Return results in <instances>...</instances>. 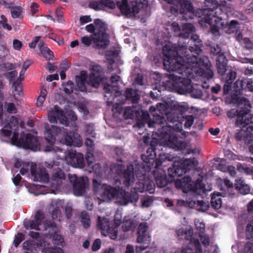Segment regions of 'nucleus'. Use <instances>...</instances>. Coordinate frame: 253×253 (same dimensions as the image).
I'll return each mask as SVG.
<instances>
[{"label": "nucleus", "mask_w": 253, "mask_h": 253, "mask_svg": "<svg viewBox=\"0 0 253 253\" xmlns=\"http://www.w3.org/2000/svg\"><path fill=\"white\" fill-rule=\"evenodd\" d=\"M195 30V28L192 24L190 23H185L182 25L183 33L179 34V37L183 38H188L191 36V41L196 42L198 44H195L194 46H191L189 50L191 55L186 54V48L185 46H181L176 47L175 45H172L169 43L165 45L163 47V53L165 56V59H169L171 64H175V59L178 57H181V61L180 62V65L185 64V66H192V68H187L186 74H190L194 72L200 75H203L208 78H211L213 76V72L211 69V64L209 61L206 59L207 62L205 66L201 60H198L197 55L200 53L201 49L200 48L201 40L198 35L193 34Z\"/></svg>", "instance_id": "nucleus-1"}, {"label": "nucleus", "mask_w": 253, "mask_h": 253, "mask_svg": "<svg viewBox=\"0 0 253 253\" xmlns=\"http://www.w3.org/2000/svg\"><path fill=\"white\" fill-rule=\"evenodd\" d=\"M206 4L208 8L195 12L191 2L187 0H183L180 5V12L184 14L189 13L191 19L194 16H203L200 23L202 26L209 24L212 33L215 36H218L219 30L228 25L227 13L232 11L233 7L225 0H206Z\"/></svg>", "instance_id": "nucleus-2"}, {"label": "nucleus", "mask_w": 253, "mask_h": 253, "mask_svg": "<svg viewBox=\"0 0 253 253\" xmlns=\"http://www.w3.org/2000/svg\"><path fill=\"white\" fill-rule=\"evenodd\" d=\"M181 57H178L175 59V64H171L169 59H165L164 66L166 70H167L169 74L168 75L169 78V83L171 84L179 94H184L190 93L191 96L193 98H200L202 95V91L201 89L195 88L191 84L190 78L193 77V74H197L200 76L210 79L212 78H208L203 75H200L194 72L190 74H186L187 68H192V66H185V64L180 65Z\"/></svg>", "instance_id": "nucleus-3"}, {"label": "nucleus", "mask_w": 253, "mask_h": 253, "mask_svg": "<svg viewBox=\"0 0 253 253\" xmlns=\"http://www.w3.org/2000/svg\"><path fill=\"white\" fill-rule=\"evenodd\" d=\"M90 74L88 76L85 71H82L80 75L76 78L77 85L82 91L86 90L85 84L97 87L101 84L103 86L104 98L108 106L110 105L109 101L111 97L110 83L111 80L103 77L101 75L102 68L98 64H93L89 67Z\"/></svg>", "instance_id": "nucleus-4"}, {"label": "nucleus", "mask_w": 253, "mask_h": 253, "mask_svg": "<svg viewBox=\"0 0 253 253\" xmlns=\"http://www.w3.org/2000/svg\"><path fill=\"white\" fill-rule=\"evenodd\" d=\"M18 127V121L17 119L12 116L10 118V122L5 124L1 129V132L5 136H8L11 134L12 129H14L13 134L11 139V143L18 147H21L25 149H30L36 151L40 149V143L37 138L31 133H27L18 139V135L16 131Z\"/></svg>", "instance_id": "nucleus-5"}, {"label": "nucleus", "mask_w": 253, "mask_h": 253, "mask_svg": "<svg viewBox=\"0 0 253 253\" xmlns=\"http://www.w3.org/2000/svg\"><path fill=\"white\" fill-rule=\"evenodd\" d=\"M239 109H231L228 111L227 115L229 118L237 117L235 126L241 128V131L247 132L243 135L248 136L253 131V122H252V116L249 113L251 105L248 100L244 97L238 99ZM243 135V134H241Z\"/></svg>", "instance_id": "nucleus-6"}, {"label": "nucleus", "mask_w": 253, "mask_h": 253, "mask_svg": "<svg viewBox=\"0 0 253 253\" xmlns=\"http://www.w3.org/2000/svg\"><path fill=\"white\" fill-rule=\"evenodd\" d=\"M182 130L181 123H179V126L174 127L167 125H164L160 130L159 144L172 149L177 148L179 143L174 131L181 132Z\"/></svg>", "instance_id": "nucleus-7"}, {"label": "nucleus", "mask_w": 253, "mask_h": 253, "mask_svg": "<svg viewBox=\"0 0 253 253\" xmlns=\"http://www.w3.org/2000/svg\"><path fill=\"white\" fill-rule=\"evenodd\" d=\"M92 168L95 174L93 180L94 192L100 195L102 200L109 202L111 199V187L101 182L100 178L102 175L103 170L100 165L96 164Z\"/></svg>", "instance_id": "nucleus-8"}, {"label": "nucleus", "mask_w": 253, "mask_h": 253, "mask_svg": "<svg viewBox=\"0 0 253 253\" xmlns=\"http://www.w3.org/2000/svg\"><path fill=\"white\" fill-rule=\"evenodd\" d=\"M96 32L93 38L95 47L98 49H104L109 45V35L106 33L107 29L106 24L101 20H94Z\"/></svg>", "instance_id": "nucleus-9"}, {"label": "nucleus", "mask_w": 253, "mask_h": 253, "mask_svg": "<svg viewBox=\"0 0 253 253\" xmlns=\"http://www.w3.org/2000/svg\"><path fill=\"white\" fill-rule=\"evenodd\" d=\"M147 5L148 2L146 0H122V2L117 3L121 12L128 17L138 13L140 9L145 8Z\"/></svg>", "instance_id": "nucleus-10"}, {"label": "nucleus", "mask_w": 253, "mask_h": 253, "mask_svg": "<svg viewBox=\"0 0 253 253\" xmlns=\"http://www.w3.org/2000/svg\"><path fill=\"white\" fill-rule=\"evenodd\" d=\"M29 169H30L31 175L35 181L44 182L48 181V176L45 169H40L36 170V165L35 164L31 165L29 163H23L20 173L22 175L28 174Z\"/></svg>", "instance_id": "nucleus-11"}, {"label": "nucleus", "mask_w": 253, "mask_h": 253, "mask_svg": "<svg viewBox=\"0 0 253 253\" xmlns=\"http://www.w3.org/2000/svg\"><path fill=\"white\" fill-rule=\"evenodd\" d=\"M43 247L42 253H63L61 247L50 248L46 246V242L43 241L39 245L34 241L28 240L23 243V249L26 253H36L38 248Z\"/></svg>", "instance_id": "nucleus-12"}, {"label": "nucleus", "mask_w": 253, "mask_h": 253, "mask_svg": "<svg viewBox=\"0 0 253 253\" xmlns=\"http://www.w3.org/2000/svg\"><path fill=\"white\" fill-rule=\"evenodd\" d=\"M60 129L54 126H49V125L46 124L45 126L44 137L49 144L46 146L44 151L45 152H56L60 150L58 147H54L53 144L56 140V136L59 131Z\"/></svg>", "instance_id": "nucleus-13"}, {"label": "nucleus", "mask_w": 253, "mask_h": 253, "mask_svg": "<svg viewBox=\"0 0 253 253\" xmlns=\"http://www.w3.org/2000/svg\"><path fill=\"white\" fill-rule=\"evenodd\" d=\"M69 179L73 184L74 194L78 196L82 195L86 188L87 177H78L75 174H69Z\"/></svg>", "instance_id": "nucleus-14"}, {"label": "nucleus", "mask_w": 253, "mask_h": 253, "mask_svg": "<svg viewBox=\"0 0 253 253\" xmlns=\"http://www.w3.org/2000/svg\"><path fill=\"white\" fill-rule=\"evenodd\" d=\"M198 164V162L194 158L192 159H186L183 161L181 166L179 167L174 166L173 168L169 169V171L174 170V176H181L185 173L187 171L192 168L196 167Z\"/></svg>", "instance_id": "nucleus-15"}, {"label": "nucleus", "mask_w": 253, "mask_h": 253, "mask_svg": "<svg viewBox=\"0 0 253 253\" xmlns=\"http://www.w3.org/2000/svg\"><path fill=\"white\" fill-rule=\"evenodd\" d=\"M48 119L51 123H57L59 121L60 123L62 125H68V119L64 112L56 105L48 111Z\"/></svg>", "instance_id": "nucleus-16"}, {"label": "nucleus", "mask_w": 253, "mask_h": 253, "mask_svg": "<svg viewBox=\"0 0 253 253\" xmlns=\"http://www.w3.org/2000/svg\"><path fill=\"white\" fill-rule=\"evenodd\" d=\"M65 160L73 167L82 168L84 166V156L81 153L77 154L75 150H69L66 153Z\"/></svg>", "instance_id": "nucleus-17"}, {"label": "nucleus", "mask_w": 253, "mask_h": 253, "mask_svg": "<svg viewBox=\"0 0 253 253\" xmlns=\"http://www.w3.org/2000/svg\"><path fill=\"white\" fill-rule=\"evenodd\" d=\"M60 141L67 145H73L77 147H80L83 144L81 136L76 132L64 131Z\"/></svg>", "instance_id": "nucleus-18"}, {"label": "nucleus", "mask_w": 253, "mask_h": 253, "mask_svg": "<svg viewBox=\"0 0 253 253\" xmlns=\"http://www.w3.org/2000/svg\"><path fill=\"white\" fill-rule=\"evenodd\" d=\"M174 184L178 189H181L183 192L195 190V182L189 176H185L181 179L175 180Z\"/></svg>", "instance_id": "nucleus-19"}, {"label": "nucleus", "mask_w": 253, "mask_h": 253, "mask_svg": "<svg viewBox=\"0 0 253 253\" xmlns=\"http://www.w3.org/2000/svg\"><path fill=\"white\" fill-rule=\"evenodd\" d=\"M147 224L143 222L139 225L138 229V237L136 242L138 243L149 244L151 242V237L148 233L146 232Z\"/></svg>", "instance_id": "nucleus-20"}, {"label": "nucleus", "mask_w": 253, "mask_h": 253, "mask_svg": "<svg viewBox=\"0 0 253 253\" xmlns=\"http://www.w3.org/2000/svg\"><path fill=\"white\" fill-rule=\"evenodd\" d=\"M43 218V213L40 211H38L35 214L34 219L29 221L27 224H25V226L27 229L30 228V229L39 230H40L39 226L41 225Z\"/></svg>", "instance_id": "nucleus-21"}, {"label": "nucleus", "mask_w": 253, "mask_h": 253, "mask_svg": "<svg viewBox=\"0 0 253 253\" xmlns=\"http://www.w3.org/2000/svg\"><path fill=\"white\" fill-rule=\"evenodd\" d=\"M154 175L156 179V184L159 187H164L167 184L166 173L162 169H156L154 171Z\"/></svg>", "instance_id": "nucleus-22"}, {"label": "nucleus", "mask_w": 253, "mask_h": 253, "mask_svg": "<svg viewBox=\"0 0 253 253\" xmlns=\"http://www.w3.org/2000/svg\"><path fill=\"white\" fill-rule=\"evenodd\" d=\"M65 176L60 168L54 169L51 177L52 184L56 188H59L60 185L65 180Z\"/></svg>", "instance_id": "nucleus-23"}, {"label": "nucleus", "mask_w": 253, "mask_h": 253, "mask_svg": "<svg viewBox=\"0 0 253 253\" xmlns=\"http://www.w3.org/2000/svg\"><path fill=\"white\" fill-rule=\"evenodd\" d=\"M109 219L106 218H101L98 217V227L100 229L101 234L103 236H109L110 234Z\"/></svg>", "instance_id": "nucleus-24"}, {"label": "nucleus", "mask_w": 253, "mask_h": 253, "mask_svg": "<svg viewBox=\"0 0 253 253\" xmlns=\"http://www.w3.org/2000/svg\"><path fill=\"white\" fill-rule=\"evenodd\" d=\"M124 177V183L126 186L128 187L131 183H133L134 180V175L133 173V166L129 165L127 166L126 169L123 173Z\"/></svg>", "instance_id": "nucleus-25"}, {"label": "nucleus", "mask_w": 253, "mask_h": 253, "mask_svg": "<svg viewBox=\"0 0 253 253\" xmlns=\"http://www.w3.org/2000/svg\"><path fill=\"white\" fill-rule=\"evenodd\" d=\"M166 119L168 122L172 123L176 121L177 117L172 113H167L166 112L165 116L158 115L156 117L155 119L156 125H164L165 123L166 122Z\"/></svg>", "instance_id": "nucleus-26"}, {"label": "nucleus", "mask_w": 253, "mask_h": 253, "mask_svg": "<svg viewBox=\"0 0 253 253\" xmlns=\"http://www.w3.org/2000/svg\"><path fill=\"white\" fill-rule=\"evenodd\" d=\"M190 248L183 249L181 253H201V245L199 241L193 239L190 241Z\"/></svg>", "instance_id": "nucleus-27"}, {"label": "nucleus", "mask_w": 253, "mask_h": 253, "mask_svg": "<svg viewBox=\"0 0 253 253\" xmlns=\"http://www.w3.org/2000/svg\"><path fill=\"white\" fill-rule=\"evenodd\" d=\"M227 59L223 54L218 55L216 60V66L218 72L221 75H223L227 70Z\"/></svg>", "instance_id": "nucleus-28"}, {"label": "nucleus", "mask_w": 253, "mask_h": 253, "mask_svg": "<svg viewBox=\"0 0 253 253\" xmlns=\"http://www.w3.org/2000/svg\"><path fill=\"white\" fill-rule=\"evenodd\" d=\"M90 6L95 10H106L111 8V0H101L100 1H93L90 2Z\"/></svg>", "instance_id": "nucleus-29"}, {"label": "nucleus", "mask_w": 253, "mask_h": 253, "mask_svg": "<svg viewBox=\"0 0 253 253\" xmlns=\"http://www.w3.org/2000/svg\"><path fill=\"white\" fill-rule=\"evenodd\" d=\"M235 186L236 188L243 195L247 194L250 192L249 186L245 184L242 179H237L235 181Z\"/></svg>", "instance_id": "nucleus-30"}, {"label": "nucleus", "mask_w": 253, "mask_h": 253, "mask_svg": "<svg viewBox=\"0 0 253 253\" xmlns=\"http://www.w3.org/2000/svg\"><path fill=\"white\" fill-rule=\"evenodd\" d=\"M41 53L44 57L47 60H50L53 57V52L49 49L47 46L42 42H40L38 44Z\"/></svg>", "instance_id": "nucleus-31"}, {"label": "nucleus", "mask_w": 253, "mask_h": 253, "mask_svg": "<svg viewBox=\"0 0 253 253\" xmlns=\"http://www.w3.org/2000/svg\"><path fill=\"white\" fill-rule=\"evenodd\" d=\"M12 88H13L12 92L14 97L15 99L18 100L23 95L20 83L18 81L14 82L12 85Z\"/></svg>", "instance_id": "nucleus-32"}, {"label": "nucleus", "mask_w": 253, "mask_h": 253, "mask_svg": "<svg viewBox=\"0 0 253 253\" xmlns=\"http://www.w3.org/2000/svg\"><path fill=\"white\" fill-rule=\"evenodd\" d=\"M126 98L132 102H136L139 99L137 91L131 88H127L126 91Z\"/></svg>", "instance_id": "nucleus-33"}, {"label": "nucleus", "mask_w": 253, "mask_h": 253, "mask_svg": "<svg viewBox=\"0 0 253 253\" xmlns=\"http://www.w3.org/2000/svg\"><path fill=\"white\" fill-rule=\"evenodd\" d=\"M51 238H52V241L53 242V243L56 246H59L61 247H63L64 245V241L63 238L62 237L57 234L56 233H54L53 235L52 234H51Z\"/></svg>", "instance_id": "nucleus-34"}, {"label": "nucleus", "mask_w": 253, "mask_h": 253, "mask_svg": "<svg viewBox=\"0 0 253 253\" xmlns=\"http://www.w3.org/2000/svg\"><path fill=\"white\" fill-rule=\"evenodd\" d=\"M246 232L247 238L253 241V216L247 225Z\"/></svg>", "instance_id": "nucleus-35"}, {"label": "nucleus", "mask_w": 253, "mask_h": 253, "mask_svg": "<svg viewBox=\"0 0 253 253\" xmlns=\"http://www.w3.org/2000/svg\"><path fill=\"white\" fill-rule=\"evenodd\" d=\"M194 204L197 210L201 211H205L209 208V204L203 201H197L196 202H194Z\"/></svg>", "instance_id": "nucleus-36"}, {"label": "nucleus", "mask_w": 253, "mask_h": 253, "mask_svg": "<svg viewBox=\"0 0 253 253\" xmlns=\"http://www.w3.org/2000/svg\"><path fill=\"white\" fill-rule=\"evenodd\" d=\"M211 203L213 208L219 209L221 206V199L218 196L215 197L212 196L211 198Z\"/></svg>", "instance_id": "nucleus-37"}, {"label": "nucleus", "mask_w": 253, "mask_h": 253, "mask_svg": "<svg viewBox=\"0 0 253 253\" xmlns=\"http://www.w3.org/2000/svg\"><path fill=\"white\" fill-rule=\"evenodd\" d=\"M81 222L83 223L84 227L85 228L90 226V220L88 214L86 212H82L81 215Z\"/></svg>", "instance_id": "nucleus-38"}, {"label": "nucleus", "mask_w": 253, "mask_h": 253, "mask_svg": "<svg viewBox=\"0 0 253 253\" xmlns=\"http://www.w3.org/2000/svg\"><path fill=\"white\" fill-rule=\"evenodd\" d=\"M47 91L45 89H42L40 94L37 99V105L38 107H41L42 105L45 101V97L46 96Z\"/></svg>", "instance_id": "nucleus-39"}, {"label": "nucleus", "mask_w": 253, "mask_h": 253, "mask_svg": "<svg viewBox=\"0 0 253 253\" xmlns=\"http://www.w3.org/2000/svg\"><path fill=\"white\" fill-rule=\"evenodd\" d=\"M4 108L7 112L10 114L17 113V108L14 103L12 102H6L4 104Z\"/></svg>", "instance_id": "nucleus-40"}, {"label": "nucleus", "mask_w": 253, "mask_h": 253, "mask_svg": "<svg viewBox=\"0 0 253 253\" xmlns=\"http://www.w3.org/2000/svg\"><path fill=\"white\" fill-rule=\"evenodd\" d=\"M120 194H121V196H123L125 199H126V198L128 197V194L125 193L122 189L120 190V188L117 189L116 188L113 189L112 188V197L117 196L119 197Z\"/></svg>", "instance_id": "nucleus-41"}, {"label": "nucleus", "mask_w": 253, "mask_h": 253, "mask_svg": "<svg viewBox=\"0 0 253 253\" xmlns=\"http://www.w3.org/2000/svg\"><path fill=\"white\" fill-rule=\"evenodd\" d=\"M133 227V222L126 217L125 218L123 225L122 226L123 229L124 231H127L130 230Z\"/></svg>", "instance_id": "nucleus-42"}, {"label": "nucleus", "mask_w": 253, "mask_h": 253, "mask_svg": "<svg viewBox=\"0 0 253 253\" xmlns=\"http://www.w3.org/2000/svg\"><path fill=\"white\" fill-rule=\"evenodd\" d=\"M173 106L175 109L181 112L186 111L189 108L188 105L185 102L176 103L173 105Z\"/></svg>", "instance_id": "nucleus-43"}, {"label": "nucleus", "mask_w": 253, "mask_h": 253, "mask_svg": "<svg viewBox=\"0 0 253 253\" xmlns=\"http://www.w3.org/2000/svg\"><path fill=\"white\" fill-rule=\"evenodd\" d=\"M160 159L162 161H165L166 160H168L169 161H173L175 159L176 160L177 158H175L173 155L170 154H160Z\"/></svg>", "instance_id": "nucleus-44"}, {"label": "nucleus", "mask_w": 253, "mask_h": 253, "mask_svg": "<svg viewBox=\"0 0 253 253\" xmlns=\"http://www.w3.org/2000/svg\"><path fill=\"white\" fill-rule=\"evenodd\" d=\"M150 111L151 112H155V113H154L153 115H154V122H151V121H148V126L149 127H156V123L155 122V119L156 118V117L158 115H159L158 114V111L157 110H156V108L153 107V106H151L150 107Z\"/></svg>", "instance_id": "nucleus-45"}, {"label": "nucleus", "mask_w": 253, "mask_h": 253, "mask_svg": "<svg viewBox=\"0 0 253 253\" xmlns=\"http://www.w3.org/2000/svg\"><path fill=\"white\" fill-rule=\"evenodd\" d=\"M73 84L72 82L69 81L68 83L64 85L63 89L65 93L67 94H70L73 91Z\"/></svg>", "instance_id": "nucleus-46"}, {"label": "nucleus", "mask_w": 253, "mask_h": 253, "mask_svg": "<svg viewBox=\"0 0 253 253\" xmlns=\"http://www.w3.org/2000/svg\"><path fill=\"white\" fill-rule=\"evenodd\" d=\"M184 118L186 121L185 124H184V126L187 128H189V127H191V126L192 125L194 120V118L193 116L187 115V116H186L184 117Z\"/></svg>", "instance_id": "nucleus-47"}, {"label": "nucleus", "mask_w": 253, "mask_h": 253, "mask_svg": "<svg viewBox=\"0 0 253 253\" xmlns=\"http://www.w3.org/2000/svg\"><path fill=\"white\" fill-rule=\"evenodd\" d=\"M166 105L164 103H160L157 104L156 110H157L158 113L161 114V116H163V115L166 112Z\"/></svg>", "instance_id": "nucleus-48"}, {"label": "nucleus", "mask_w": 253, "mask_h": 253, "mask_svg": "<svg viewBox=\"0 0 253 253\" xmlns=\"http://www.w3.org/2000/svg\"><path fill=\"white\" fill-rule=\"evenodd\" d=\"M24 239V236L22 233H18L15 237L13 244L17 247L19 244Z\"/></svg>", "instance_id": "nucleus-49"}, {"label": "nucleus", "mask_w": 253, "mask_h": 253, "mask_svg": "<svg viewBox=\"0 0 253 253\" xmlns=\"http://www.w3.org/2000/svg\"><path fill=\"white\" fill-rule=\"evenodd\" d=\"M94 38V36L93 37H87V36H84L81 39V42L83 44H84V45L88 46H89L92 41L93 42V38Z\"/></svg>", "instance_id": "nucleus-50"}, {"label": "nucleus", "mask_w": 253, "mask_h": 253, "mask_svg": "<svg viewBox=\"0 0 253 253\" xmlns=\"http://www.w3.org/2000/svg\"><path fill=\"white\" fill-rule=\"evenodd\" d=\"M152 199L149 197H146L141 200L142 207L143 208L149 207L152 203Z\"/></svg>", "instance_id": "nucleus-51"}, {"label": "nucleus", "mask_w": 253, "mask_h": 253, "mask_svg": "<svg viewBox=\"0 0 253 253\" xmlns=\"http://www.w3.org/2000/svg\"><path fill=\"white\" fill-rule=\"evenodd\" d=\"M236 76V73L234 71H230L228 74L227 77L224 79V81L226 83H232L234 80Z\"/></svg>", "instance_id": "nucleus-52"}, {"label": "nucleus", "mask_w": 253, "mask_h": 253, "mask_svg": "<svg viewBox=\"0 0 253 253\" xmlns=\"http://www.w3.org/2000/svg\"><path fill=\"white\" fill-rule=\"evenodd\" d=\"M84 130L86 135H90L91 137L95 136V132H94V128L93 126H86L84 128Z\"/></svg>", "instance_id": "nucleus-53"}, {"label": "nucleus", "mask_w": 253, "mask_h": 253, "mask_svg": "<svg viewBox=\"0 0 253 253\" xmlns=\"http://www.w3.org/2000/svg\"><path fill=\"white\" fill-rule=\"evenodd\" d=\"M21 13V10L19 7H15L11 9V15L14 18L19 17L20 16Z\"/></svg>", "instance_id": "nucleus-54"}, {"label": "nucleus", "mask_w": 253, "mask_h": 253, "mask_svg": "<svg viewBox=\"0 0 253 253\" xmlns=\"http://www.w3.org/2000/svg\"><path fill=\"white\" fill-rule=\"evenodd\" d=\"M237 169L238 170L240 171L241 172H245L247 174H251L253 172V170L250 168L247 167H244L242 165H239L237 166Z\"/></svg>", "instance_id": "nucleus-55"}, {"label": "nucleus", "mask_w": 253, "mask_h": 253, "mask_svg": "<svg viewBox=\"0 0 253 253\" xmlns=\"http://www.w3.org/2000/svg\"><path fill=\"white\" fill-rule=\"evenodd\" d=\"M85 158L88 166H91L94 160V156L92 153L89 152H87Z\"/></svg>", "instance_id": "nucleus-56"}, {"label": "nucleus", "mask_w": 253, "mask_h": 253, "mask_svg": "<svg viewBox=\"0 0 253 253\" xmlns=\"http://www.w3.org/2000/svg\"><path fill=\"white\" fill-rule=\"evenodd\" d=\"M101 242L99 239H96L91 247V250L93 252L98 251L101 247Z\"/></svg>", "instance_id": "nucleus-57"}, {"label": "nucleus", "mask_w": 253, "mask_h": 253, "mask_svg": "<svg viewBox=\"0 0 253 253\" xmlns=\"http://www.w3.org/2000/svg\"><path fill=\"white\" fill-rule=\"evenodd\" d=\"M0 18H1V20L0 21V24L2 25V26H3V27L4 28L6 29L9 31L11 29V27L9 25H8L7 23H6L7 20H6L5 17L4 15H1Z\"/></svg>", "instance_id": "nucleus-58"}, {"label": "nucleus", "mask_w": 253, "mask_h": 253, "mask_svg": "<svg viewBox=\"0 0 253 253\" xmlns=\"http://www.w3.org/2000/svg\"><path fill=\"white\" fill-rule=\"evenodd\" d=\"M17 76V72L15 70L11 71L5 73L6 77L10 81H12Z\"/></svg>", "instance_id": "nucleus-59"}, {"label": "nucleus", "mask_w": 253, "mask_h": 253, "mask_svg": "<svg viewBox=\"0 0 253 253\" xmlns=\"http://www.w3.org/2000/svg\"><path fill=\"white\" fill-rule=\"evenodd\" d=\"M122 215L120 212H117L114 216V223L119 226L122 223Z\"/></svg>", "instance_id": "nucleus-60"}, {"label": "nucleus", "mask_w": 253, "mask_h": 253, "mask_svg": "<svg viewBox=\"0 0 253 253\" xmlns=\"http://www.w3.org/2000/svg\"><path fill=\"white\" fill-rule=\"evenodd\" d=\"M195 222L197 229H198L200 232H203L205 227V224L202 222H200V221L198 219L196 220Z\"/></svg>", "instance_id": "nucleus-61"}, {"label": "nucleus", "mask_w": 253, "mask_h": 253, "mask_svg": "<svg viewBox=\"0 0 253 253\" xmlns=\"http://www.w3.org/2000/svg\"><path fill=\"white\" fill-rule=\"evenodd\" d=\"M200 240L204 246H207L209 245L210 239L208 236L206 235H200Z\"/></svg>", "instance_id": "nucleus-62"}, {"label": "nucleus", "mask_w": 253, "mask_h": 253, "mask_svg": "<svg viewBox=\"0 0 253 253\" xmlns=\"http://www.w3.org/2000/svg\"><path fill=\"white\" fill-rule=\"evenodd\" d=\"M245 253H253V244L247 243L244 248Z\"/></svg>", "instance_id": "nucleus-63"}, {"label": "nucleus", "mask_w": 253, "mask_h": 253, "mask_svg": "<svg viewBox=\"0 0 253 253\" xmlns=\"http://www.w3.org/2000/svg\"><path fill=\"white\" fill-rule=\"evenodd\" d=\"M22 44L21 42L18 40H14L13 41V48L17 50H20L22 47Z\"/></svg>", "instance_id": "nucleus-64"}]
</instances>
